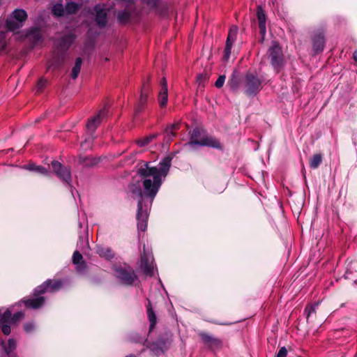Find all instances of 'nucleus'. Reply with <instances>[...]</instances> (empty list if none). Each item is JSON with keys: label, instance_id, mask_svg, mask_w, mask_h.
Listing matches in <instances>:
<instances>
[{"label": "nucleus", "instance_id": "19", "mask_svg": "<svg viewBox=\"0 0 357 357\" xmlns=\"http://www.w3.org/2000/svg\"><path fill=\"white\" fill-rule=\"evenodd\" d=\"M325 45V38L322 33L319 32L312 38V47L315 54L323 52Z\"/></svg>", "mask_w": 357, "mask_h": 357}, {"label": "nucleus", "instance_id": "47", "mask_svg": "<svg viewBox=\"0 0 357 357\" xmlns=\"http://www.w3.org/2000/svg\"><path fill=\"white\" fill-rule=\"evenodd\" d=\"M23 328L26 333H29L35 329V324L33 321L26 322L24 324Z\"/></svg>", "mask_w": 357, "mask_h": 357}, {"label": "nucleus", "instance_id": "3", "mask_svg": "<svg viewBox=\"0 0 357 357\" xmlns=\"http://www.w3.org/2000/svg\"><path fill=\"white\" fill-rule=\"evenodd\" d=\"M189 145H199L201 146H208L222 150L223 146L216 137L208 135L206 131L200 128L196 127L190 132V141Z\"/></svg>", "mask_w": 357, "mask_h": 357}, {"label": "nucleus", "instance_id": "51", "mask_svg": "<svg viewBox=\"0 0 357 357\" xmlns=\"http://www.w3.org/2000/svg\"><path fill=\"white\" fill-rule=\"evenodd\" d=\"M205 321H206L209 323L217 324V325H229V324H231V323L220 322V321H216L215 319H205Z\"/></svg>", "mask_w": 357, "mask_h": 357}, {"label": "nucleus", "instance_id": "50", "mask_svg": "<svg viewBox=\"0 0 357 357\" xmlns=\"http://www.w3.org/2000/svg\"><path fill=\"white\" fill-rule=\"evenodd\" d=\"M287 349L285 347H282L280 349L275 357H287Z\"/></svg>", "mask_w": 357, "mask_h": 357}, {"label": "nucleus", "instance_id": "13", "mask_svg": "<svg viewBox=\"0 0 357 357\" xmlns=\"http://www.w3.org/2000/svg\"><path fill=\"white\" fill-rule=\"evenodd\" d=\"M25 37L33 45L42 43L44 40L42 29L39 26H32L25 33Z\"/></svg>", "mask_w": 357, "mask_h": 357}, {"label": "nucleus", "instance_id": "54", "mask_svg": "<svg viewBox=\"0 0 357 357\" xmlns=\"http://www.w3.org/2000/svg\"><path fill=\"white\" fill-rule=\"evenodd\" d=\"M126 357H136V356L134 354H129V355L126 356Z\"/></svg>", "mask_w": 357, "mask_h": 357}, {"label": "nucleus", "instance_id": "36", "mask_svg": "<svg viewBox=\"0 0 357 357\" xmlns=\"http://www.w3.org/2000/svg\"><path fill=\"white\" fill-rule=\"evenodd\" d=\"M82 64V59L80 57L77 58L71 72V77L73 79H75L78 77L81 70Z\"/></svg>", "mask_w": 357, "mask_h": 357}, {"label": "nucleus", "instance_id": "46", "mask_svg": "<svg viewBox=\"0 0 357 357\" xmlns=\"http://www.w3.org/2000/svg\"><path fill=\"white\" fill-rule=\"evenodd\" d=\"M77 271L80 274H84L87 272V265L84 261L77 264Z\"/></svg>", "mask_w": 357, "mask_h": 357}, {"label": "nucleus", "instance_id": "16", "mask_svg": "<svg viewBox=\"0 0 357 357\" xmlns=\"http://www.w3.org/2000/svg\"><path fill=\"white\" fill-rule=\"evenodd\" d=\"M107 114L105 108L99 111V112L94 116L91 117L88 120L86 123V128L89 130L94 132L100 125L101 120Z\"/></svg>", "mask_w": 357, "mask_h": 357}, {"label": "nucleus", "instance_id": "52", "mask_svg": "<svg viewBox=\"0 0 357 357\" xmlns=\"http://www.w3.org/2000/svg\"><path fill=\"white\" fill-rule=\"evenodd\" d=\"M160 85H161V89H163V87L165 86V88L166 89H167V80H166L165 77L162 78V79L160 81Z\"/></svg>", "mask_w": 357, "mask_h": 357}, {"label": "nucleus", "instance_id": "53", "mask_svg": "<svg viewBox=\"0 0 357 357\" xmlns=\"http://www.w3.org/2000/svg\"><path fill=\"white\" fill-rule=\"evenodd\" d=\"M353 58H354V59L356 61H357V50H356V51L354 52Z\"/></svg>", "mask_w": 357, "mask_h": 357}, {"label": "nucleus", "instance_id": "37", "mask_svg": "<svg viewBox=\"0 0 357 357\" xmlns=\"http://www.w3.org/2000/svg\"><path fill=\"white\" fill-rule=\"evenodd\" d=\"M156 137H157L156 134H152V135L146 136L142 139H138L137 141V144L139 146L143 147V146H147L149 143H151Z\"/></svg>", "mask_w": 357, "mask_h": 357}, {"label": "nucleus", "instance_id": "1", "mask_svg": "<svg viewBox=\"0 0 357 357\" xmlns=\"http://www.w3.org/2000/svg\"><path fill=\"white\" fill-rule=\"evenodd\" d=\"M62 286L63 282L61 280L48 279L34 288L32 296L24 297L21 300V302L27 309H40L44 306L46 301V298L43 295L46 293L56 292L61 289Z\"/></svg>", "mask_w": 357, "mask_h": 357}, {"label": "nucleus", "instance_id": "44", "mask_svg": "<svg viewBox=\"0 0 357 357\" xmlns=\"http://www.w3.org/2000/svg\"><path fill=\"white\" fill-rule=\"evenodd\" d=\"M83 261H84L83 257L81 255V253L77 250L75 251L73 255V264H79L80 262H82Z\"/></svg>", "mask_w": 357, "mask_h": 357}, {"label": "nucleus", "instance_id": "9", "mask_svg": "<svg viewBox=\"0 0 357 357\" xmlns=\"http://www.w3.org/2000/svg\"><path fill=\"white\" fill-rule=\"evenodd\" d=\"M52 171L61 181L70 185L72 181L71 170L69 167L63 165L57 160L51 163Z\"/></svg>", "mask_w": 357, "mask_h": 357}, {"label": "nucleus", "instance_id": "22", "mask_svg": "<svg viewBox=\"0 0 357 357\" xmlns=\"http://www.w3.org/2000/svg\"><path fill=\"white\" fill-rule=\"evenodd\" d=\"M146 347L149 349L152 352H153L155 355L159 356L163 354L165 351L166 343L163 340H158L154 342H149L146 344Z\"/></svg>", "mask_w": 357, "mask_h": 357}, {"label": "nucleus", "instance_id": "32", "mask_svg": "<svg viewBox=\"0 0 357 357\" xmlns=\"http://www.w3.org/2000/svg\"><path fill=\"white\" fill-rule=\"evenodd\" d=\"M318 307V303L312 305H307L305 308V313L306 314V320L309 323L313 321V318L316 317V307Z\"/></svg>", "mask_w": 357, "mask_h": 357}, {"label": "nucleus", "instance_id": "30", "mask_svg": "<svg viewBox=\"0 0 357 357\" xmlns=\"http://www.w3.org/2000/svg\"><path fill=\"white\" fill-rule=\"evenodd\" d=\"M96 253L107 259H111L114 257V253L109 247L99 246L96 249Z\"/></svg>", "mask_w": 357, "mask_h": 357}, {"label": "nucleus", "instance_id": "10", "mask_svg": "<svg viewBox=\"0 0 357 357\" xmlns=\"http://www.w3.org/2000/svg\"><path fill=\"white\" fill-rule=\"evenodd\" d=\"M150 165L151 162H142V165L137 171V175L142 178V180L151 179V177H153V180H155L156 177L157 178H160L158 174V167L151 166Z\"/></svg>", "mask_w": 357, "mask_h": 357}, {"label": "nucleus", "instance_id": "25", "mask_svg": "<svg viewBox=\"0 0 357 357\" xmlns=\"http://www.w3.org/2000/svg\"><path fill=\"white\" fill-rule=\"evenodd\" d=\"M22 168L40 175H47L49 172V171L45 167L41 165H38L33 162H29L27 165H24Z\"/></svg>", "mask_w": 357, "mask_h": 357}, {"label": "nucleus", "instance_id": "55", "mask_svg": "<svg viewBox=\"0 0 357 357\" xmlns=\"http://www.w3.org/2000/svg\"><path fill=\"white\" fill-rule=\"evenodd\" d=\"M129 3L132 4L134 3L133 0H126Z\"/></svg>", "mask_w": 357, "mask_h": 357}, {"label": "nucleus", "instance_id": "29", "mask_svg": "<svg viewBox=\"0 0 357 357\" xmlns=\"http://www.w3.org/2000/svg\"><path fill=\"white\" fill-rule=\"evenodd\" d=\"M0 345L2 347L7 356H9L17 348L16 341L13 338H10L8 340V345H6L3 340L0 342Z\"/></svg>", "mask_w": 357, "mask_h": 357}, {"label": "nucleus", "instance_id": "5", "mask_svg": "<svg viewBox=\"0 0 357 357\" xmlns=\"http://www.w3.org/2000/svg\"><path fill=\"white\" fill-rule=\"evenodd\" d=\"M268 59L274 70L278 73L284 68L285 64L284 56L282 47L276 41H273L272 45L267 52Z\"/></svg>", "mask_w": 357, "mask_h": 357}, {"label": "nucleus", "instance_id": "20", "mask_svg": "<svg viewBox=\"0 0 357 357\" xmlns=\"http://www.w3.org/2000/svg\"><path fill=\"white\" fill-rule=\"evenodd\" d=\"M172 157L170 155H167L159 163V167H158V174L160 176L165 178L167 175L169 168L171 167Z\"/></svg>", "mask_w": 357, "mask_h": 357}, {"label": "nucleus", "instance_id": "4", "mask_svg": "<svg viewBox=\"0 0 357 357\" xmlns=\"http://www.w3.org/2000/svg\"><path fill=\"white\" fill-rule=\"evenodd\" d=\"M262 81L256 72H247L241 81L243 93L249 98L255 96L263 87Z\"/></svg>", "mask_w": 357, "mask_h": 357}, {"label": "nucleus", "instance_id": "40", "mask_svg": "<svg viewBox=\"0 0 357 357\" xmlns=\"http://www.w3.org/2000/svg\"><path fill=\"white\" fill-rule=\"evenodd\" d=\"M179 128H180V123H174L173 124L168 126L166 128L165 132L167 133V135L174 137L176 135L175 130H178Z\"/></svg>", "mask_w": 357, "mask_h": 357}, {"label": "nucleus", "instance_id": "23", "mask_svg": "<svg viewBox=\"0 0 357 357\" xmlns=\"http://www.w3.org/2000/svg\"><path fill=\"white\" fill-rule=\"evenodd\" d=\"M146 307L148 319L150 322L149 333H151L155 328L157 324V317L155 311L153 309L151 302L149 298H147V304L146 305Z\"/></svg>", "mask_w": 357, "mask_h": 357}, {"label": "nucleus", "instance_id": "24", "mask_svg": "<svg viewBox=\"0 0 357 357\" xmlns=\"http://www.w3.org/2000/svg\"><path fill=\"white\" fill-rule=\"evenodd\" d=\"M66 60V53L54 50V55L50 61V65L55 68H60L63 65Z\"/></svg>", "mask_w": 357, "mask_h": 357}, {"label": "nucleus", "instance_id": "18", "mask_svg": "<svg viewBox=\"0 0 357 357\" xmlns=\"http://www.w3.org/2000/svg\"><path fill=\"white\" fill-rule=\"evenodd\" d=\"M151 91L150 78L149 77L147 80L144 81L142 84L138 103L146 107Z\"/></svg>", "mask_w": 357, "mask_h": 357}, {"label": "nucleus", "instance_id": "2", "mask_svg": "<svg viewBox=\"0 0 357 357\" xmlns=\"http://www.w3.org/2000/svg\"><path fill=\"white\" fill-rule=\"evenodd\" d=\"M129 191L134 195L138 197L139 200L137 202V228L142 231H144L147 228L148 221V213H147V205L144 203L142 196V189L139 181L131 183L128 185Z\"/></svg>", "mask_w": 357, "mask_h": 357}, {"label": "nucleus", "instance_id": "48", "mask_svg": "<svg viewBox=\"0 0 357 357\" xmlns=\"http://www.w3.org/2000/svg\"><path fill=\"white\" fill-rule=\"evenodd\" d=\"M226 76L225 75H220L216 82H215V86L218 89H220L224 85L225 82Z\"/></svg>", "mask_w": 357, "mask_h": 357}, {"label": "nucleus", "instance_id": "28", "mask_svg": "<svg viewBox=\"0 0 357 357\" xmlns=\"http://www.w3.org/2000/svg\"><path fill=\"white\" fill-rule=\"evenodd\" d=\"M23 26V24L17 21L14 17L8 16L6 20V27L9 31H15L20 29Z\"/></svg>", "mask_w": 357, "mask_h": 357}, {"label": "nucleus", "instance_id": "35", "mask_svg": "<svg viewBox=\"0 0 357 357\" xmlns=\"http://www.w3.org/2000/svg\"><path fill=\"white\" fill-rule=\"evenodd\" d=\"M168 91L163 87V89H160L159 93H158V102L160 107H164L167 104L168 100Z\"/></svg>", "mask_w": 357, "mask_h": 357}, {"label": "nucleus", "instance_id": "6", "mask_svg": "<svg viewBox=\"0 0 357 357\" xmlns=\"http://www.w3.org/2000/svg\"><path fill=\"white\" fill-rule=\"evenodd\" d=\"M142 196L144 199V204L145 203L146 199H149L150 206L152 205V203L158 194L162 183V178H157L155 180L152 179H144L142 180Z\"/></svg>", "mask_w": 357, "mask_h": 357}, {"label": "nucleus", "instance_id": "7", "mask_svg": "<svg viewBox=\"0 0 357 357\" xmlns=\"http://www.w3.org/2000/svg\"><path fill=\"white\" fill-rule=\"evenodd\" d=\"M115 275L125 285H132L137 279L134 270L130 266H119L115 268Z\"/></svg>", "mask_w": 357, "mask_h": 357}, {"label": "nucleus", "instance_id": "42", "mask_svg": "<svg viewBox=\"0 0 357 357\" xmlns=\"http://www.w3.org/2000/svg\"><path fill=\"white\" fill-rule=\"evenodd\" d=\"M11 326H12V324H10L8 322L0 321V328H1V332L5 335H9L10 334Z\"/></svg>", "mask_w": 357, "mask_h": 357}, {"label": "nucleus", "instance_id": "49", "mask_svg": "<svg viewBox=\"0 0 357 357\" xmlns=\"http://www.w3.org/2000/svg\"><path fill=\"white\" fill-rule=\"evenodd\" d=\"M146 108V106L141 105L137 102L135 107V112L134 115L136 117L138 114H139L141 112H142Z\"/></svg>", "mask_w": 357, "mask_h": 357}, {"label": "nucleus", "instance_id": "56", "mask_svg": "<svg viewBox=\"0 0 357 357\" xmlns=\"http://www.w3.org/2000/svg\"><path fill=\"white\" fill-rule=\"evenodd\" d=\"M13 151V149H8L7 150V152H8V151Z\"/></svg>", "mask_w": 357, "mask_h": 357}, {"label": "nucleus", "instance_id": "45", "mask_svg": "<svg viewBox=\"0 0 357 357\" xmlns=\"http://www.w3.org/2000/svg\"><path fill=\"white\" fill-rule=\"evenodd\" d=\"M47 80L41 77L37 82L36 85V93H41L43 89L45 87Z\"/></svg>", "mask_w": 357, "mask_h": 357}, {"label": "nucleus", "instance_id": "34", "mask_svg": "<svg viewBox=\"0 0 357 357\" xmlns=\"http://www.w3.org/2000/svg\"><path fill=\"white\" fill-rule=\"evenodd\" d=\"M131 17V13L129 10L125 9L123 10L119 11L117 15V20L119 23L126 24Z\"/></svg>", "mask_w": 357, "mask_h": 357}, {"label": "nucleus", "instance_id": "8", "mask_svg": "<svg viewBox=\"0 0 357 357\" xmlns=\"http://www.w3.org/2000/svg\"><path fill=\"white\" fill-rule=\"evenodd\" d=\"M202 342L211 351L215 352L220 350L223 347V342L221 339L202 331L197 332Z\"/></svg>", "mask_w": 357, "mask_h": 357}, {"label": "nucleus", "instance_id": "17", "mask_svg": "<svg viewBox=\"0 0 357 357\" xmlns=\"http://www.w3.org/2000/svg\"><path fill=\"white\" fill-rule=\"evenodd\" d=\"M24 317V313L22 312H17L12 314L11 311L7 309L2 314L3 322H8L12 325H15L17 323Z\"/></svg>", "mask_w": 357, "mask_h": 357}, {"label": "nucleus", "instance_id": "27", "mask_svg": "<svg viewBox=\"0 0 357 357\" xmlns=\"http://www.w3.org/2000/svg\"><path fill=\"white\" fill-rule=\"evenodd\" d=\"M99 161V159L91 156H84L81 155L78 158V162L86 167H93L98 164Z\"/></svg>", "mask_w": 357, "mask_h": 357}, {"label": "nucleus", "instance_id": "26", "mask_svg": "<svg viewBox=\"0 0 357 357\" xmlns=\"http://www.w3.org/2000/svg\"><path fill=\"white\" fill-rule=\"evenodd\" d=\"M260 33L264 36L266 34V15L261 8H259L257 12Z\"/></svg>", "mask_w": 357, "mask_h": 357}, {"label": "nucleus", "instance_id": "15", "mask_svg": "<svg viewBox=\"0 0 357 357\" xmlns=\"http://www.w3.org/2000/svg\"><path fill=\"white\" fill-rule=\"evenodd\" d=\"M242 79L240 78V73L234 70L229 78L227 86L234 93H237L240 87H241Z\"/></svg>", "mask_w": 357, "mask_h": 357}, {"label": "nucleus", "instance_id": "14", "mask_svg": "<svg viewBox=\"0 0 357 357\" xmlns=\"http://www.w3.org/2000/svg\"><path fill=\"white\" fill-rule=\"evenodd\" d=\"M75 39V36L72 33H69L63 36L55 43L54 50L66 53V51L71 46V45L73 43Z\"/></svg>", "mask_w": 357, "mask_h": 357}, {"label": "nucleus", "instance_id": "21", "mask_svg": "<svg viewBox=\"0 0 357 357\" xmlns=\"http://www.w3.org/2000/svg\"><path fill=\"white\" fill-rule=\"evenodd\" d=\"M140 268L147 276L151 277L153 275V268L150 264L149 257L144 250L140 257Z\"/></svg>", "mask_w": 357, "mask_h": 357}, {"label": "nucleus", "instance_id": "43", "mask_svg": "<svg viewBox=\"0 0 357 357\" xmlns=\"http://www.w3.org/2000/svg\"><path fill=\"white\" fill-rule=\"evenodd\" d=\"M52 13L54 15L61 17L64 15L65 8L61 4H56L52 8Z\"/></svg>", "mask_w": 357, "mask_h": 357}, {"label": "nucleus", "instance_id": "33", "mask_svg": "<svg viewBox=\"0 0 357 357\" xmlns=\"http://www.w3.org/2000/svg\"><path fill=\"white\" fill-rule=\"evenodd\" d=\"M323 155L321 153H315L310 159L309 165L312 169H317L321 164Z\"/></svg>", "mask_w": 357, "mask_h": 357}, {"label": "nucleus", "instance_id": "41", "mask_svg": "<svg viewBox=\"0 0 357 357\" xmlns=\"http://www.w3.org/2000/svg\"><path fill=\"white\" fill-rule=\"evenodd\" d=\"M208 76L206 73L199 74L197 77V82H198V88L203 89L205 83L208 81Z\"/></svg>", "mask_w": 357, "mask_h": 357}, {"label": "nucleus", "instance_id": "38", "mask_svg": "<svg viewBox=\"0 0 357 357\" xmlns=\"http://www.w3.org/2000/svg\"><path fill=\"white\" fill-rule=\"evenodd\" d=\"M130 341L133 343L142 344L144 346L148 343L147 338H143L139 334L134 333L130 335Z\"/></svg>", "mask_w": 357, "mask_h": 357}, {"label": "nucleus", "instance_id": "12", "mask_svg": "<svg viewBox=\"0 0 357 357\" xmlns=\"http://www.w3.org/2000/svg\"><path fill=\"white\" fill-rule=\"evenodd\" d=\"M95 22L100 29L105 28L108 22L107 13L104 6L97 4L93 7Z\"/></svg>", "mask_w": 357, "mask_h": 357}, {"label": "nucleus", "instance_id": "31", "mask_svg": "<svg viewBox=\"0 0 357 357\" xmlns=\"http://www.w3.org/2000/svg\"><path fill=\"white\" fill-rule=\"evenodd\" d=\"M14 17L17 21L23 24L28 18L26 12L23 9H15L10 15Z\"/></svg>", "mask_w": 357, "mask_h": 357}, {"label": "nucleus", "instance_id": "39", "mask_svg": "<svg viewBox=\"0 0 357 357\" xmlns=\"http://www.w3.org/2000/svg\"><path fill=\"white\" fill-rule=\"evenodd\" d=\"M78 10V5L73 1L67 3L65 6V12L68 15L75 14Z\"/></svg>", "mask_w": 357, "mask_h": 357}, {"label": "nucleus", "instance_id": "11", "mask_svg": "<svg viewBox=\"0 0 357 357\" xmlns=\"http://www.w3.org/2000/svg\"><path fill=\"white\" fill-rule=\"evenodd\" d=\"M238 31V28L236 25H232L228 32L227 38L226 40L224 54L222 56V59L225 61H228L231 54V50L233 46V44L236 40L237 34Z\"/></svg>", "mask_w": 357, "mask_h": 357}]
</instances>
